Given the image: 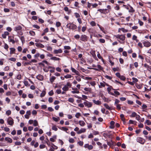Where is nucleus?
<instances>
[{
  "instance_id": "obj_1",
  "label": "nucleus",
  "mask_w": 151,
  "mask_h": 151,
  "mask_svg": "<svg viewBox=\"0 0 151 151\" xmlns=\"http://www.w3.org/2000/svg\"><path fill=\"white\" fill-rule=\"evenodd\" d=\"M71 84L69 82H68L67 84L63 88V90L65 91H68L69 89V87H71Z\"/></svg>"
},
{
  "instance_id": "obj_2",
  "label": "nucleus",
  "mask_w": 151,
  "mask_h": 151,
  "mask_svg": "<svg viewBox=\"0 0 151 151\" xmlns=\"http://www.w3.org/2000/svg\"><path fill=\"white\" fill-rule=\"evenodd\" d=\"M114 36L117 39H119L120 40L124 41L125 39V36L124 35H114Z\"/></svg>"
},
{
  "instance_id": "obj_3",
  "label": "nucleus",
  "mask_w": 151,
  "mask_h": 151,
  "mask_svg": "<svg viewBox=\"0 0 151 151\" xmlns=\"http://www.w3.org/2000/svg\"><path fill=\"white\" fill-rule=\"evenodd\" d=\"M83 104L86 107L88 108L91 107L92 106V104L91 102L86 101L84 102Z\"/></svg>"
},
{
  "instance_id": "obj_4",
  "label": "nucleus",
  "mask_w": 151,
  "mask_h": 151,
  "mask_svg": "<svg viewBox=\"0 0 151 151\" xmlns=\"http://www.w3.org/2000/svg\"><path fill=\"white\" fill-rule=\"evenodd\" d=\"M7 122L11 126H12L14 124V120L12 118L10 117L8 118Z\"/></svg>"
},
{
  "instance_id": "obj_5",
  "label": "nucleus",
  "mask_w": 151,
  "mask_h": 151,
  "mask_svg": "<svg viewBox=\"0 0 151 151\" xmlns=\"http://www.w3.org/2000/svg\"><path fill=\"white\" fill-rule=\"evenodd\" d=\"M143 43L144 46L147 47H150L151 45V43L148 41H144Z\"/></svg>"
},
{
  "instance_id": "obj_6",
  "label": "nucleus",
  "mask_w": 151,
  "mask_h": 151,
  "mask_svg": "<svg viewBox=\"0 0 151 151\" xmlns=\"http://www.w3.org/2000/svg\"><path fill=\"white\" fill-rule=\"evenodd\" d=\"M87 37L85 35H82L81 37V40L83 41H87Z\"/></svg>"
},
{
  "instance_id": "obj_7",
  "label": "nucleus",
  "mask_w": 151,
  "mask_h": 151,
  "mask_svg": "<svg viewBox=\"0 0 151 151\" xmlns=\"http://www.w3.org/2000/svg\"><path fill=\"white\" fill-rule=\"evenodd\" d=\"M84 147L86 148H88L89 150H92L93 148V146L92 145H89L88 144H85Z\"/></svg>"
},
{
  "instance_id": "obj_8",
  "label": "nucleus",
  "mask_w": 151,
  "mask_h": 151,
  "mask_svg": "<svg viewBox=\"0 0 151 151\" xmlns=\"http://www.w3.org/2000/svg\"><path fill=\"white\" fill-rule=\"evenodd\" d=\"M62 50L61 49L58 50H55L53 51V53L54 54H58L61 53L62 52Z\"/></svg>"
},
{
  "instance_id": "obj_9",
  "label": "nucleus",
  "mask_w": 151,
  "mask_h": 151,
  "mask_svg": "<svg viewBox=\"0 0 151 151\" xmlns=\"http://www.w3.org/2000/svg\"><path fill=\"white\" fill-rule=\"evenodd\" d=\"M137 142L140 143L141 144H142L144 143L143 139L140 137H138L137 138Z\"/></svg>"
},
{
  "instance_id": "obj_10",
  "label": "nucleus",
  "mask_w": 151,
  "mask_h": 151,
  "mask_svg": "<svg viewBox=\"0 0 151 151\" xmlns=\"http://www.w3.org/2000/svg\"><path fill=\"white\" fill-rule=\"evenodd\" d=\"M9 42H12L13 44H14L15 42V41L13 39V37L12 36L9 37Z\"/></svg>"
},
{
  "instance_id": "obj_11",
  "label": "nucleus",
  "mask_w": 151,
  "mask_h": 151,
  "mask_svg": "<svg viewBox=\"0 0 151 151\" xmlns=\"http://www.w3.org/2000/svg\"><path fill=\"white\" fill-rule=\"evenodd\" d=\"M86 131V129L84 128H81V129L77 132V133L78 134H80L82 133H83Z\"/></svg>"
},
{
  "instance_id": "obj_12",
  "label": "nucleus",
  "mask_w": 151,
  "mask_h": 151,
  "mask_svg": "<svg viewBox=\"0 0 151 151\" xmlns=\"http://www.w3.org/2000/svg\"><path fill=\"white\" fill-rule=\"evenodd\" d=\"M82 96L83 97L82 98L78 96L76 97L79 99H81L83 100H85V99H87V96L85 95H82Z\"/></svg>"
},
{
  "instance_id": "obj_13",
  "label": "nucleus",
  "mask_w": 151,
  "mask_h": 151,
  "mask_svg": "<svg viewBox=\"0 0 151 151\" xmlns=\"http://www.w3.org/2000/svg\"><path fill=\"white\" fill-rule=\"evenodd\" d=\"M71 70H72V71L73 72L75 73L76 75H79V72H78V71H77V70H76L74 68L72 67L71 68Z\"/></svg>"
},
{
  "instance_id": "obj_14",
  "label": "nucleus",
  "mask_w": 151,
  "mask_h": 151,
  "mask_svg": "<svg viewBox=\"0 0 151 151\" xmlns=\"http://www.w3.org/2000/svg\"><path fill=\"white\" fill-rule=\"evenodd\" d=\"M36 78L40 81H42L43 79V76L41 75H38Z\"/></svg>"
},
{
  "instance_id": "obj_15",
  "label": "nucleus",
  "mask_w": 151,
  "mask_h": 151,
  "mask_svg": "<svg viewBox=\"0 0 151 151\" xmlns=\"http://www.w3.org/2000/svg\"><path fill=\"white\" fill-rule=\"evenodd\" d=\"M93 101L95 104L96 105H99L101 104V102L99 100L96 101L95 100H93Z\"/></svg>"
},
{
  "instance_id": "obj_16",
  "label": "nucleus",
  "mask_w": 151,
  "mask_h": 151,
  "mask_svg": "<svg viewBox=\"0 0 151 151\" xmlns=\"http://www.w3.org/2000/svg\"><path fill=\"white\" fill-rule=\"evenodd\" d=\"M35 44L36 46L38 47L43 48L44 47V46L41 43H36Z\"/></svg>"
},
{
  "instance_id": "obj_17",
  "label": "nucleus",
  "mask_w": 151,
  "mask_h": 151,
  "mask_svg": "<svg viewBox=\"0 0 151 151\" xmlns=\"http://www.w3.org/2000/svg\"><path fill=\"white\" fill-rule=\"evenodd\" d=\"M79 125L81 127L84 126L85 124V123L83 121H79Z\"/></svg>"
},
{
  "instance_id": "obj_18",
  "label": "nucleus",
  "mask_w": 151,
  "mask_h": 151,
  "mask_svg": "<svg viewBox=\"0 0 151 151\" xmlns=\"http://www.w3.org/2000/svg\"><path fill=\"white\" fill-rule=\"evenodd\" d=\"M22 27L20 26H18L14 28V30L16 31H17L18 30H20L22 29Z\"/></svg>"
},
{
  "instance_id": "obj_19",
  "label": "nucleus",
  "mask_w": 151,
  "mask_h": 151,
  "mask_svg": "<svg viewBox=\"0 0 151 151\" xmlns=\"http://www.w3.org/2000/svg\"><path fill=\"white\" fill-rule=\"evenodd\" d=\"M55 78H56L55 76H52L51 77L50 79V81L51 83H52L54 82Z\"/></svg>"
},
{
  "instance_id": "obj_20",
  "label": "nucleus",
  "mask_w": 151,
  "mask_h": 151,
  "mask_svg": "<svg viewBox=\"0 0 151 151\" xmlns=\"http://www.w3.org/2000/svg\"><path fill=\"white\" fill-rule=\"evenodd\" d=\"M5 140L8 142H9L10 143H12V139L8 137H6L5 138Z\"/></svg>"
},
{
  "instance_id": "obj_21",
  "label": "nucleus",
  "mask_w": 151,
  "mask_h": 151,
  "mask_svg": "<svg viewBox=\"0 0 151 151\" xmlns=\"http://www.w3.org/2000/svg\"><path fill=\"white\" fill-rule=\"evenodd\" d=\"M50 59L55 60H60V58L56 57H52Z\"/></svg>"
},
{
  "instance_id": "obj_22",
  "label": "nucleus",
  "mask_w": 151,
  "mask_h": 151,
  "mask_svg": "<svg viewBox=\"0 0 151 151\" xmlns=\"http://www.w3.org/2000/svg\"><path fill=\"white\" fill-rule=\"evenodd\" d=\"M122 30L123 32H127L128 31V30L127 29H125L124 28H122L120 29H119V30Z\"/></svg>"
},
{
  "instance_id": "obj_23",
  "label": "nucleus",
  "mask_w": 151,
  "mask_h": 151,
  "mask_svg": "<svg viewBox=\"0 0 151 151\" xmlns=\"http://www.w3.org/2000/svg\"><path fill=\"white\" fill-rule=\"evenodd\" d=\"M46 93V92L45 91H43L40 95V96L41 97H44Z\"/></svg>"
},
{
  "instance_id": "obj_24",
  "label": "nucleus",
  "mask_w": 151,
  "mask_h": 151,
  "mask_svg": "<svg viewBox=\"0 0 151 151\" xmlns=\"http://www.w3.org/2000/svg\"><path fill=\"white\" fill-rule=\"evenodd\" d=\"M10 54H11L14 53L15 50V49L14 48H10Z\"/></svg>"
},
{
  "instance_id": "obj_25",
  "label": "nucleus",
  "mask_w": 151,
  "mask_h": 151,
  "mask_svg": "<svg viewBox=\"0 0 151 151\" xmlns=\"http://www.w3.org/2000/svg\"><path fill=\"white\" fill-rule=\"evenodd\" d=\"M60 129L62 130L65 131H67L68 130V129L65 127H62L60 128Z\"/></svg>"
},
{
  "instance_id": "obj_26",
  "label": "nucleus",
  "mask_w": 151,
  "mask_h": 151,
  "mask_svg": "<svg viewBox=\"0 0 151 151\" xmlns=\"http://www.w3.org/2000/svg\"><path fill=\"white\" fill-rule=\"evenodd\" d=\"M52 119L55 122H58L59 120H60V119L59 117L57 118L55 117H52Z\"/></svg>"
},
{
  "instance_id": "obj_27",
  "label": "nucleus",
  "mask_w": 151,
  "mask_h": 151,
  "mask_svg": "<svg viewBox=\"0 0 151 151\" xmlns=\"http://www.w3.org/2000/svg\"><path fill=\"white\" fill-rule=\"evenodd\" d=\"M137 114L135 112H133L130 116L131 117H134L136 116Z\"/></svg>"
},
{
  "instance_id": "obj_28",
  "label": "nucleus",
  "mask_w": 151,
  "mask_h": 151,
  "mask_svg": "<svg viewBox=\"0 0 151 151\" xmlns=\"http://www.w3.org/2000/svg\"><path fill=\"white\" fill-rule=\"evenodd\" d=\"M77 28V26L76 25L74 24H72V27L71 28V29H76Z\"/></svg>"
},
{
  "instance_id": "obj_29",
  "label": "nucleus",
  "mask_w": 151,
  "mask_h": 151,
  "mask_svg": "<svg viewBox=\"0 0 151 151\" xmlns=\"http://www.w3.org/2000/svg\"><path fill=\"white\" fill-rule=\"evenodd\" d=\"M91 53L93 57L94 58H96V54L95 53V51H91Z\"/></svg>"
},
{
  "instance_id": "obj_30",
  "label": "nucleus",
  "mask_w": 151,
  "mask_h": 151,
  "mask_svg": "<svg viewBox=\"0 0 151 151\" xmlns=\"http://www.w3.org/2000/svg\"><path fill=\"white\" fill-rule=\"evenodd\" d=\"M52 129L53 130H55V131H57L58 130V128L55 125H53L52 127Z\"/></svg>"
},
{
  "instance_id": "obj_31",
  "label": "nucleus",
  "mask_w": 151,
  "mask_h": 151,
  "mask_svg": "<svg viewBox=\"0 0 151 151\" xmlns=\"http://www.w3.org/2000/svg\"><path fill=\"white\" fill-rule=\"evenodd\" d=\"M104 106L107 109L109 110H110L111 109V108L107 104H104Z\"/></svg>"
},
{
  "instance_id": "obj_32",
  "label": "nucleus",
  "mask_w": 151,
  "mask_h": 151,
  "mask_svg": "<svg viewBox=\"0 0 151 151\" xmlns=\"http://www.w3.org/2000/svg\"><path fill=\"white\" fill-rule=\"evenodd\" d=\"M72 24H73L71 23H69L68 24L66 25L67 27L69 29H71Z\"/></svg>"
},
{
  "instance_id": "obj_33",
  "label": "nucleus",
  "mask_w": 151,
  "mask_h": 151,
  "mask_svg": "<svg viewBox=\"0 0 151 151\" xmlns=\"http://www.w3.org/2000/svg\"><path fill=\"white\" fill-rule=\"evenodd\" d=\"M72 77V76L71 75L68 74L64 76V78H70Z\"/></svg>"
},
{
  "instance_id": "obj_34",
  "label": "nucleus",
  "mask_w": 151,
  "mask_h": 151,
  "mask_svg": "<svg viewBox=\"0 0 151 151\" xmlns=\"http://www.w3.org/2000/svg\"><path fill=\"white\" fill-rule=\"evenodd\" d=\"M100 86H99V87L100 88H101V86L104 87L105 86V83L104 82H101L100 83Z\"/></svg>"
},
{
  "instance_id": "obj_35",
  "label": "nucleus",
  "mask_w": 151,
  "mask_h": 151,
  "mask_svg": "<svg viewBox=\"0 0 151 151\" xmlns=\"http://www.w3.org/2000/svg\"><path fill=\"white\" fill-rule=\"evenodd\" d=\"M33 125L34 126H36L38 125V123L36 120H35L34 121Z\"/></svg>"
},
{
  "instance_id": "obj_36",
  "label": "nucleus",
  "mask_w": 151,
  "mask_h": 151,
  "mask_svg": "<svg viewBox=\"0 0 151 151\" xmlns=\"http://www.w3.org/2000/svg\"><path fill=\"white\" fill-rule=\"evenodd\" d=\"M56 136H54L53 138H51L50 139V140L51 142H54L55 141V139H56Z\"/></svg>"
},
{
  "instance_id": "obj_37",
  "label": "nucleus",
  "mask_w": 151,
  "mask_h": 151,
  "mask_svg": "<svg viewBox=\"0 0 151 151\" xmlns=\"http://www.w3.org/2000/svg\"><path fill=\"white\" fill-rule=\"evenodd\" d=\"M68 101L70 102L73 103L74 101V99L73 98H70L68 99Z\"/></svg>"
},
{
  "instance_id": "obj_38",
  "label": "nucleus",
  "mask_w": 151,
  "mask_h": 151,
  "mask_svg": "<svg viewBox=\"0 0 151 151\" xmlns=\"http://www.w3.org/2000/svg\"><path fill=\"white\" fill-rule=\"evenodd\" d=\"M97 57H98L100 59H101V60L103 61L104 62V60L102 58V57H101V56L100 54L98 53V54H97Z\"/></svg>"
},
{
  "instance_id": "obj_39",
  "label": "nucleus",
  "mask_w": 151,
  "mask_h": 151,
  "mask_svg": "<svg viewBox=\"0 0 151 151\" xmlns=\"http://www.w3.org/2000/svg\"><path fill=\"white\" fill-rule=\"evenodd\" d=\"M81 116V114L80 113H77L75 115V116L77 118H79Z\"/></svg>"
},
{
  "instance_id": "obj_40",
  "label": "nucleus",
  "mask_w": 151,
  "mask_h": 151,
  "mask_svg": "<svg viewBox=\"0 0 151 151\" xmlns=\"http://www.w3.org/2000/svg\"><path fill=\"white\" fill-rule=\"evenodd\" d=\"M11 113V111L10 110H8L6 112V114L8 116Z\"/></svg>"
},
{
  "instance_id": "obj_41",
  "label": "nucleus",
  "mask_w": 151,
  "mask_h": 151,
  "mask_svg": "<svg viewBox=\"0 0 151 151\" xmlns=\"http://www.w3.org/2000/svg\"><path fill=\"white\" fill-rule=\"evenodd\" d=\"M96 67H97L99 69V70H103V68L99 65H97Z\"/></svg>"
},
{
  "instance_id": "obj_42",
  "label": "nucleus",
  "mask_w": 151,
  "mask_h": 151,
  "mask_svg": "<svg viewBox=\"0 0 151 151\" xmlns=\"http://www.w3.org/2000/svg\"><path fill=\"white\" fill-rule=\"evenodd\" d=\"M84 90L86 91L90 92L91 91V88H84Z\"/></svg>"
},
{
  "instance_id": "obj_43",
  "label": "nucleus",
  "mask_w": 151,
  "mask_h": 151,
  "mask_svg": "<svg viewBox=\"0 0 151 151\" xmlns=\"http://www.w3.org/2000/svg\"><path fill=\"white\" fill-rule=\"evenodd\" d=\"M121 80L124 81L126 80V78L124 76H121L119 78Z\"/></svg>"
},
{
  "instance_id": "obj_44",
  "label": "nucleus",
  "mask_w": 151,
  "mask_h": 151,
  "mask_svg": "<svg viewBox=\"0 0 151 151\" xmlns=\"http://www.w3.org/2000/svg\"><path fill=\"white\" fill-rule=\"evenodd\" d=\"M76 79L79 82L81 81V78L78 76L76 77Z\"/></svg>"
},
{
  "instance_id": "obj_45",
  "label": "nucleus",
  "mask_w": 151,
  "mask_h": 151,
  "mask_svg": "<svg viewBox=\"0 0 151 151\" xmlns=\"http://www.w3.org/2000/svg\"><path fill=\"white\" fill-rule=\"evenodd\" d=\"M69 141L70 143H73L74 142V140L73 138H69Z\"/></svg>"
},
{
  "instance_id": "obj_46",
  "label": "nucleus",
  "mask_w": 151,
  "mask_h": 151,
  "mask_svg": "<svg viewBox=\"0 0 151 151\" xmlns=\"http://www.w3.org/2000/svg\"><path fill=\"white\" fill-rule=\"evenodd\" d=\"M99 42L101 43H104L105 42V41L104 39H101L99 40Z\"/></svg>"
},
{
  "instance_id": "obj_47",
  "label": "nucleus",
  "mask_w": 151,
  "mask_h": 151,
  "mask_svg": "<svg viewBox=\"0 0 151 151\" xmlns=\"http://www.w3.org/2000/svg\"><path fill=\"white\" fill-rule=\"evenodd\" d=\"M146 123L148 125H150L151 124V122H150L149 120H146Z\"/></svg>"
},
{
  "instance_id": "obj_48",
  "label": "nucleus",
  "mask_w": 151,
  "mask_h": 151,
  "mask_svg": "<svg viewBox=\"0 0 151 151\" xmlns=\"http://www.w3.org/2000/svg\"><path fill=\"white\" fill-rule=\"evenodd\" d=\"M54 94L52 90H51L48 93L49 95L50 96H52Z\"/></svg>"
},
{
  "instance_id": "obj_49",
  "label": "nucleus",
  "mask_w": 151,
  "mask_h": 151,
  "mask_svg": "<svg viewBox=\"0 0 151 151\" xmlns=\"http://www.w3.org/2000/svg\"><path fill=\"white\" fill-rule=\"evenodd\" d=\"M61 25V23L60 22H56V25L57 27H60Z\"/></svg>"
},
{
  "instance_id": "obj_50",
  "label": "nucleus",
  "mask_w": 151,
  "mask_h": 151,
  "mask_svg": "<svg viewBox=\"0 0 151 151\" xmlns=\"http://www.w3.org/2000/svg\"><path fill=\"white\" fill-rule=\"evenodd\" d=\"M29 34L32 36H34L35 35V32L33 31H30L29 32Z\"/></svg>"
},
{
  "instance_id": "obj_51",
  "label": "nucleus",
  "mask_w": 151,
  "mask_h": 151,
  "mask_svg": "<svg viewBox=\"0 0 151 151\" xmlns=\"http://www.w3.org/2000/svg\"><path fill=\"white\" fill-rule=\"evenodd\" d=\"M90 84L91 85L93 86H94L96 84L95 82V81L91 82L90 83Z\"/></svg>"
},
{
  "instance_id": "obj_52",
  "label": "nucleus",
  "mask_w": 151,
  "mask_h": 151,
  "mask_svg": "<svg viewBox=\"0 0 151 151\" xmlns=\"http://www.w3.org/2000/svg\"><path fill=\"white\" fill-rule=\"evenodd\" d=\"M64 48L65 49L70 50V47L69 46H65L64 47Z\"/></svg>"
},
{
  "instance_id": "obj_53",
  "label": "nucleus",
  "mask_w": 151,
  "mask_h": 151,
  "mask_svg": "<svg viewBox=\"0 0 151 151\" xmlns=\"http://www.w3.org/2000/svg\"><path fill=\"white\" fill-rule=\"evenodd\" d=\"M90 24L92 26H93L96 25V23L94 21H92L91 22Z\"/></svg>"
},
{
  "instance_id": "obj_54",
  "label": "nucleus",
  "mask_w": 151,
  "mask_h": 151,
  "mask_svg": "<svg viewBox=\"0 0 151 151\" xmlns=\"http://www.w3.org/2000/svg\"><path fill=\"white\" fill-rule=\"evenodd\" d=\"M120 101H119L117 99H116L115 100V102L114 103L115 105H116L117 104H118V103Z\"/></svg>"
},
{
  "instance_id": "obj_55",
  "label": "nucleus",
  "mask_w": 151,
  "mask_h": 151,
  "mask_svg": "<svg viewBox=\"0 0 151 151\" xmlns=\"http://www.w3.org/2000/svg\"><path fill=\"white\" fill-rule=\"evenodd\" d=\"M115 105H116L117 108L119 110H120L121 109L120 105V104H117Z\"/></svg>"
},
{
  "instance_id": "obj_56",
  "label": "nucleus",
  "mask_w": 151,
  "mask_h": 151,
  "mask_svg": "<svg viewBox=\"0 0 151 151\" xmlns=\"http://www.w3.org/2000/svg\"><path fill=\"white\" fill-rule=\"evenodd\" d=\"M86 27H82V31L83 32H84L86 31Z\"/></svg>"
},
{
  "instance_id": "obj_57",
  "label": "nucleus",
  "mask_w": 151,
  "mask_h": 151,
  "mask_svg": "<svg viewBox=\"0 0 151 151\" xmlns=\"http://www.w3.org/2000/svg\"><path fill=\"white\" fill-rule=\"evenodd\" d=\"M75 15L76 18H79L80 17V15L79 14L77 13H75Z\"/></svg>"
},
{
  "instance_id": "obj_58",
  "label": "nucleus",
  "mask_w": 151,
  "mask_h": 151,
  "mask_svg": "<svg viewBox=\"0 0 151 151\" xmlns=\"http://www.w3.org/2000/svg\"><path fill=\"white\" fill-rule=\"evenodd\" d=\"M136 119L137 120L139 121L140 120V116L137 114V115L136 116Z\"/></svg>"
},
{
  "instance_id": "obj_59",
  "label": "nucleus",
  "mask_w": 151,
  "mask_h": 151,
  "mask_svg": "<svg viewBox=\"0 0 151 151\" xmlns=\"http://www.w3.org/2000/svg\"><path fill=\"white\" fill-rule=\"evenodd\" d=\"M48 101H49V102L50 103H52V101H53V99L51 97H50L49 98Z\"/></svg>"
},
{
  "instance_id": "obj_60",
  "label": "nucleus",
  "mask_w": 151,
  "mask_h": 151,
  "mask_svg": "<svg viewBox=\"0 0 151 151\" xmlns=\"http://www.w3.org/2000/svg\"><path fill=\"white\" fill-rule=\"evenodd\" d=\"M83 142L82 141H79L78 142V144L81 146H82L83 145Z\"/></svg>"
},
{
  "instance_id": "obj_61",
  "label": "nucleus",
  "mask_w": 151,
  "mask_h": 151,
  "mask_svg": "<svg viewBox=\"0 0 151 151\" xmlns=\"http://www.w3.org/2000/svg\"><path fill=\"white\" fill-rule=\"evenodd\" d=\"M105 77L107 79H109L110 80H111L112 79V77L107 75L106 76H105Z\"/></svg>"
},
{
  "instance_id": "obj_62",
  "label": "nucleus",
  "mask_w": 151,
  "mask_h": 151,
  "mask_svg": "<svg viewBox=\"0 0 151 151\" xmlns=\"http://www.w3.org/2000/svg\"><path fill=\"white\" fill-rule=\"evenodd\" d=\"M28 97L29 98H33L34 97V96L33 95L31 94H29L28 95Z\"/></svg>"
},
{
  "instance_id": "obj_63",
  "label": "nucleus",
  "mask_w": 151,
  "mask_h": 151,
  "mask_svg": "<svg viewBox=\"0 0 151 151\" xmlns=\"http://www.w3.org/2000/svg\"><path fill=\"white\" fill-rule=\"evenodd\" d=\"M137 37L136 35H134L133 36L132 39L133 40H137Z\"/></svg>"
},
{
  "instance_id": "obj_64",
  "label": "nucleus",
  "mask_w": 151,
  "mask_h": 151,
  "mask_svg": "<svg viewBox=\"0 0 151 151\" xmlns=\"http://www.w3.org/2000/svg\"><path fill=\"white\" fill-rule=\"evenodd\" d=\"M119 62L121 64H123L124 63V60L122 58H120L119 59Z\"/></svg>"
}]
</instances>
